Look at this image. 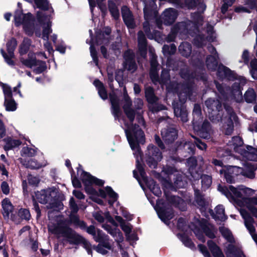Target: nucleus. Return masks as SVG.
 Returning a JSON list of instances; mask_svg holds the SVG:
<instances>
[{"mask_svg": "<svg viewBox=\"0 0 257 257\" xmlns=\"http://www.w3.org/2000/svg\"><path fill=\"white\" fill-rule=\"evenodd\" d=\"M124 128L125 135L133 151L134 154L136 158L137 169L134 171V177L139 181L138 173L145 182L150 190L157 196L161 194V190L159 186L156 184L152 179H149L146 176L145 172L143 168L140 163L142 160V154L140 150L139 144H144L145 135L144 132L139 128V125H135L133 126H130L126 124Z\"/></svg>", "mask_w": 257, "mask_h": 257, "instance_id": "nucleus-1", "label": "nucleus"}, {"mask_svg": "<svg viewBox=\"0 0 257 257\" xmlns=\"http://www.w3.org/2000/svg\"><path fill=\"white\" fill-rule=\"evenodd\" d=\"M199 12H203L206 9L205 5L201 3L197 5ZM193 22L190 21L183 22L177 24L172 30L171 34L167 37V41H172L175 39V35L180 33L183 34H189L193 37H195L194 41V44L198 47L205 45L207 41H213L214 39L213 27L209 26L207 27V36L205 38L200 34L196 36L197 32H199L197 25H202V17L200 13L194 14L192 15Z\"/></svg>", "mask_w": 257, "mask_h": 257, "instance_id": "nucleus-2", "label": "nucleus"}, {"mask_svg": "<svg viewBox=\"0 0 257 257\" xmlns=\"http://www.w3.org/2000/svg\"><path fill=\"white\" fill-rule=\"evenodd\" d=\"M205 105L208 109L209 117L214 123H219L225 130L226 135H230L233 130V122L236 121V116L231 108H225L226 114L222 117L220 110L221 105L218 100L211 98L205 101Z\"/></svg>", "mask_w": 257, "mask_h": 257, "instance_id": "nucleus-3", "label": "nucleus"}, {"mask_svg": "<svg viewBox=\"0 0 257 257\" xmlns=\"http://www.w3.org/2000/svg\"><path fill=\"white\" fill-rule=\"evenodd\" d=\"M49 232L57 236L58 238L64 237L66 238L71 243L76 244L81 241H84L85 248L89 254H92V250L90 244L84 239L69 228L64 222H60L57 224L53 223L48 225Z\"/></svg>", "mask_w": 257, "mask_h": 257, "instance_id": "nucleus-4", "label": "nucleus"}, {"mask_svg": "<svg viewBox=\"0 0 257 257\" xmlns=\"http://www.w3.org/2000/svg\"><path fill=\"white\" fill-rule=\"evenodd\" d=\"M257 169V165L253 163H246L244 168L235 166L223 167L220 171V174H223L226 182L233 183L235 182V177L239 174L250 179L255 177L254 171Z\"/></svg>", "mask_w": 257, "mask_h": 257, "instance_id": "nucleus-5", "label": "nucleus"}, {"mask_svg": "<svg viewBox=\"0 0 257 257\" xmlns=\"http://www.w3.org/2000/svg\"><path fill=\"white\" fill-rule=\"evenodd\" d=\"M15 21L17 26L23 25L26 34L32 35L35 32L36 35L40 36L39 28L37 25H35V18L31 14H24L21 11H17L15 15Z\"/></svg>", "mask_w": 257, "mask_h": 257, "instance_id": "nucleus-6", "label": "nucleus"}, {"mask_svg": "<svg viewBox=\"0 0 257 257\" xmlns=\"http://www.w3.org/2000/svg\"><path fill=\"white\" fill-rule=\"evenodd\" d=\"M231 149L240 154L247 160L257 161V148L244 146L242 139L239 137H233L228 144Z\"/></svg>", "mask_w": 257, "mask_h": 257, "instance_id": "nucleus-7", "label": "nucleus"}, {"mask_svg": "<svg viewBox=\"0 0 257 257\" xmlns=\"http://www.w3.org/2000/svg\"><path fill=\"white\" fill-rule=\"evenodd\" d=\"M38 18L39 23L43 28L42 38L46 41V43L44 44V46L47 51L50 53H51L53 52V49L50 43L48 41L49 35L52 32L51 29L52 22L50 21V16H47L45 20L39 17Z\"/></svg>", "mask_w": 257, "mask_h": 257, "instance_id": "nucleus-8", "label": "nucleus"}, {"mask_svg": "<svg viewBox=\"0 0 257 257\" xmlns=\"http://www.w3.org/2000/svg\"><path fill=\"white\" fill-rule=\"evenodd\" d=\"M240 185L234 187L232 185L228 187L219 185L218 190L224 194L229 200L237 202L242 198V191L240 189Z\"/></svg>", "mask_w": 257, "mask_h": 257, "instance_id": "nucleus-9", "label": "nucleus"}, {"mask_svg": "<svg viewBox=\"0 0 257 257\" xmlns=\"http://www.w3.org/2000/svg\"><path fill=\"white\" fill-rule=\"evenodd\" d=\"M22 63L28 67L32 68L35 67L34 71L36 74H40L46 69V64L44 62L40 61H37L34 55L32 53L29 54V58L27 59H22Z\"/></svg>", "mask_w": 257, "mask_h": 257, "instance_id": "nucleus-10", "label": "nucleus"}, {"mask_svg": "<svg viewBox=\"0 0 257 257\" xmlns=\"http://www.w3.org/2000/svg\"><path fill=\"white\" fill-rule=\"evenodd\" d=\"M148 158L147 162L149 166L153 168L157 167V163L162 159L161 153L159 150L152 145L148 147Z\"/></svg>", "mask_w": 257, "mask_h": 257, "instance_id": "nucleus-11", "label": "nucleus"}, {"mask_svg": "<svg viewBox=\"0 0 257 257\" xmlns=\"http://www.w3.org/2000/svg\"><path fill=\"white\" fill-rule=\"evenodd\" d=\"M37 7L41 9V11L38 12L37 14L38 21L39 22V16L44 20L46 19L47 16H50V21L52 19V15L53 13V10L50 7L47 0H34Z\"/></svg>", "mask_w": 257, "mask_h": 257, "instance_id": "nucleus-12", "label": "nucleus"}, {"mask_svg": "<svg viewBox=\"0 0 257 257\" xmlns=\"http://www.w3.org/2000/svg\"><path fill=\"white\" fill-rule=\"evenodd\" d=\"M81 178L83 183L86 186L85 191L89 194H93L95 192L93 189L89 187L90 185L95 184L97 185L102 186L104 184L103 181L98 179L85 172L82 173Z\"/></svg>", "mask_w": 257, "mask_h": 257, "instance_id": "nucleus-13", "label": "nucleus"}, {"mask_svg": "<svg viewBox=\"0 0 257 257\" xmlns=\"http://www.w3.org/2000/svg\"><path fill=\"white\" fill-rule=\"evenodd\" d=\"M102 227L111 234L114 238L115 240L118 243V246L121 252L122 257H129L127 253L122 248L121 245L119 244L123 239L122 234L120 230L116 228L112 229L107 224L102 225Z\"/></svg>", "mask_w": 257, "mask_h": 257, "instance_id": "nucleus-14", "label": "nucleus"}, {"mask_svg": "<svg viewBox=\"0 0 257 257\" xmlns=\"http://www.w3.org/2000/svg\"><path fill=\"white\" fill-rule=\"evenodd\" d=\"M123 109L131 122H133L135 116V111L131 108L132 101L128 96L125 87L123 88Z\"/></svg>", "mask_w": 257, "mask_h": 257, "instance_id": "nucleus-15", "label": "nucleus"}, {"mask_svg": "<svg viewBox=\"0 0 257 257\" xmlns=\"http://www.w3.org/2000/svg\"><path fill=\"white\" fill-rule=\"evenodd\" d=\"M239 211L241 215L244 219L245 226L249 231L253 240L257 243V234L254 233L255 228L253 225V218L244 209H241Z\"/></svg>", "mask_w": 257, "mask_h": 257, "instance_id": "nucleus-16", "label": "nucleus"}, {"mask_svg": "<svg viewBox=\"0 0 257 257\" xmlns=\"http://www.w3.org/2000/svg\"><path fill=\"white\" fill-rule=\"evenodd\" d=\"M56 193L51 189L42 190L36 193V198L38 201L42 204L52 203L54 201V197Z\"/></svg>", "mask_w": 257, "mask_h": 257, "instance_id": "nucleus-17", "label": "nucleus"}, {"mask_svg": "<svg viewBox=\"0 0 257 257\" xmlns=\"http://www.w3.org/2000/svg\"><path fill=\"white\" fill-rule=\"evenodd\" d=\"M246 83V79L242 77L239 76L236 79L234 83L231 90V93L234 99L237 102H240L242 100L240 85H243Z\"/></svg>", "mask_w": 257, "mask_h": 257, "instance_id": "nucleus-18", "label": "nucleus"}, {"mask_svg": "<svg viewBox=\"0 0 257 257\" xmlns=\"http://www.w3.org/2000/svg\"><path fill=\"white\" fill-rule=\"evenodd\" d=\"M17 45L16 39H12L7 43V51L8 55L6 54L3 50H1V53L4 57L5 61L9 65H13L14 61L12 60L14 57V51Z\"/></svg>", "mask_w": 257, "mask_h": 257, "instance_id": "nucleus-19", "label": "nucleus"}, {"mask_svg": "<svg viewBox=\"0 0 257 257\" xmlns=\"http://www.w3.org/2000/svg\"><path fill=\"white\" fill-rule=\"evenodd\" d=\"M160 205V202H157V205L155 207V210H156L159 218L167 224L168 221L173 218V214L172 210L171 208H169L165 209L162 207Z\"/></svg>", "mask_w": 257, "mask_h": 257, "instance_id": "nucleus-20", "label": "nucleus"}, {"mask_svg": "<svg viewBox=\"0 0 257 257\" xmlns=\"http://www.w3.org/2000/svg\"><path fill=\"white\" fill-rule=\"evenodd\" d=\"M150 9L147 6H146L144 9V16L146 20V21L144 22L143 26L144 29L149 39H155L156 41H158L159 39L157 38L158 37H160V34L159 32H155L154 34L150 33V28L149 23L148 20L149 19V16L150 11Z\"/></svg>", "mask_w": 257, "mask_h": 257, "instance_id": "nucleus-21", "label": "nucleus"}, {"mask_svg": "<svg viewBox=\"0 0 257 257\" xmlns=\"http://www.w3.org/2000/svg\"><path fill=\"white\" fill-rule=\"evenodd\" d=\"M208 49L212 55H210L206 59V66L209 70H214L217 66L216 52L214 48L210 45L208 47Z\"/></svg>", "mask_w": 257, "mask_h": 257, "instance_id": "nucleus-22", "label": "nucleus"}, {"mask_svg": "<svg viewBox=\"0 0 257 257\" xmlns=\"http://www.w3.org/2000/svg\"><path fill=\"white\" fill-rule=\"evenodd\" d=\"M122 16L125 25L128 29H133L136 26L133 16L126 7H123L121 9Z\"/></svg>", "mask_w": 257, "mask_h": 257, "instance_id": "nucleus-23", "label": "nucleus"}, {"mask_svg": "<svg viewBox=\"0 0 257 257\" xmlns=\"http://www.w3.org/2000/svg\"><path fill=\"white\" fill-rule=\"evenodd\" d=\"M177 16V12L172 8L166 9L162 15V19L165 25H169L173 24Z\"/></svg>", "mask_w": 257, "mask_h": 257, "instance_id": "nucleus-24", "label": "nucleus"}, {"mask_svg": "<svg viewBox=\"0 0 257 257\" xmlns=\"http://www.w3.org/2000/svg\"><path fill=\"white\" fill-rule=\"evenodd\" d=\"M110 100L111 104V111L115 119H118L121 114L119 100L117 97L113 94L109 95Z\"/></svg>", "mask_w": 257, "mask_h": 257, "instance_id": "nucleus-25", "label": "nucleus"}, {"mask_svg": "<svg viewBox=\"0 0 257 257\" xmlns=\"http://www.w3.org/2000/svg\"><path fill=\"white\" fill-rule=\"evenodd\" d=\"M194 130L199 132L200 136L204 138H207L208 136V133L210 130V124L208 121H204L201 126H200L197 122L193 121Z\"/></svg>", "mask_w": 257, "mask_h": 257, "instance_id": "nucleus-26", "label": "nucleus"}, {"mask_svg": "<svg viewBox=\"0 0 257 257\" xmlns=\"http://www.w3.org/2000/svg\"><path fill=\"white\" fill-rule=\"evenodd\" d=\"M98 193L99 195L102 198H105L106 195H108L110 198V199L108 200V203L110 205H112V204L117 199V194L109 187H106L105 190L100 189L98 191Z\"/></svg>", "mask_w": 257, "mask_h": 257, "instance_id": "nucleus-27", "label": "nucleus"}, {"mask_svg": "<svg viewBox=\"0 0 257 257\" xmlns=\"http://www.w3.org/2000/svg\"><path fill=\"white\" fill-rule=\"evenodd\" d=\"M138 48L140 55L145 58L147 55V43L145 36L142 31L138 33Z\"/></svg>", "mask_w": 257, "mask_h": 257, "instance_id": "nucleus-28", "label": "nucleus"}, {"mask_svg": "<svg viewBox=\"0 0 257 257\" xmlns=\"http://www.w3.org/2000/svg\"><path fill=\"white\" fill-rule=\"evenodd\" d=\"M125 62L124 63V67L128 71L134 72L137 68L136 64L134 60V56L131 54L130 51H127L124 54Z\"/></svg>", "mask_w": 257, "mask_h": 257, "instance_id": "nucleus-29", "label": "nucleus"}, {"mask_svg": "<svg viewBox=\"0 0 257 257\" xmlns=\"http://www.w3.org/2000/svg\"><path fill=\"white\" fill-rule=\"evenodd\" d=\"M257 0H245V6H238L236 8L235 11L237 13H248L251 12V10L254 9L256 6Z\"/></svg>", "mask_w": 257, "mask_h": 257, "instance_id": "nucleus-30", "label": "nucleus"}, {"mask_svg": "<svg viewBox=\"0 0 257 257\" xmlns=\"http://www.w3.org/2000/svg\"><path fill=\"white\" fill-rule=\"evenodd\" d=\"M21 162L27 168H29L33 169H38L41 167H44L46 165L47 163L45 161L41 162H38L34 159H31L28 161L23 160L21 159Z\"/></svg>", "mask_w": 257, "mask_h": 257, "instance_id": "nucleus-31", "label": "nucleus"}, {"mask_svg": "<svg viewBox=\"0 0 257 257\" xmlns=\"http://www.w3.org/2000/svg\"><path fill=\"white\" fill-rule=\"evenodd\" d=\"M161 135L163 139L168 143L174 141L177 136V131L174 128L163 130L161 131Z\"/></svg>", "mask_w": 257, "mask_h": 257, "instance_id": "nucleus-32", "label": "nucleus"}, {"mask_svg": "<svg viewBox=\"0 0 257 257\" xmlns=\"http://www.w3.org/2000/svg\"><path fill=\"white\" fill-rule=\"evenodd\" d=\"M212 211H211L212 216L215 220L223 221L227 218V217L224 213V208L221 205H219L216 206L215 208L214 213H212Z\"/></svg>", "mask_w": 257, "mask_h": 257, "instance_id": "nucleus-33", "label": "nucleus"}, {"mask_svg": "<svg viewBox=\"0 0 257 257\" xmlns=\"http://www.w3.org/2000/svg\"><path fill=\"white\" fill-rule=\"evenodd\" d=\"M174 110L175 115L177 117H180L183 122H186L188 120L187 110L184 106L180 107L174 104Z\"/></svg>", "mask_w": 257, "mask_h": 257, "instance_id": "nucleus-34", "label": "nucleus"}, {"mask_svg": "<svg viewBox=\"0 0 257 257\" xmlns=\"http://www.w3.org/2000/svg\"><path fill=\"white\" fill-rule=\"evenodd\" d=\"M209 248L214 257H225L220 248L212 241L207 242Z\"/></svg>", "mask_w": 257, "mask_h": 257, "instance_id": "nucleus-35", "label": "nucleus"}, {"mask_svg": "<svg viewBox=\"0 0 257 257\" xmlns=\"http://www.w3.org/2000/svg\"><path fill=\"white\" fill-rule=\"evenodd\" d=\"M94 85L97 88L100 97L103 100L107 98V92L102 84L98 80H96L93 82Z\"/></svg>", "mask_w": 257, "mask_h": 257, "instance_id": "nucleus-36", "label": "nucleus"}, {"mask_svg": "<svg viewBox=\"0 0 257 257\" xmlns=\"http://www.w3.org/2000/svg\"><path fill=\"white\" fill-rule=\"evenodd\" d=\"M115 219L120 223V227L122 230L125 233L126 236L128 237V234L131 232L132 230V226L130 223H125L122 218L119 216H116Z\"/></svg>", "mask_w": 257, "mask_h": 257, "instance_id": "nucleus-37", "label": "nucleus"}, {"mask_svg": "<svg viewBox=\"0 0 257 257\" xmlns=\"http://www.w3.org/2000/svg\"><path fill=\"white\" fill-rule=\"evenodd\" d=\"M225 252L227 257H239L238 255V252L242 251L232 244H229L226 247Z\"/></svg>", "mask_w": 257, "mask_h": 257, "instance_id": "nucleus-38", "label": "nucleus"}, {"mask_svg": "<svg viewBox=\"0 0 257 257\" xmlns=\"http://www.w3.org/2000/svg\"><path fill=\"white\" fill-rule=\"evenodd\" d=\"M179 50L182 55L187 57L191 52V45L186 42L182 43L179 47Z\"/></svg>", "mask_w": 257, "mask_h": 257, "instance_id": "nucleus-39", "label": "nucleus"}, {"mask_svg": "<svg viewBox=\"0 0 257 257\" xmlns=\"http://www.w3.org/2000/svg\"><path fill=\"white\" fill-rule=\"evenodd\" d=\"M6 144L5 146V150H9L19 146L21 142L18 140H13L11 138H8L6 140Z\"/></svg>", "mask_w": 257, "mask_h": 257, "instance_id": "nucleus-40", "label": "nucleus"}, {"mask_svg": "<svg viewBox=\"0 0 257 257\" xmlns=\"http://www.w3.org/2000/svg\"><path fill=\"white\" fill-rule=\"evenodd\" d=\"M240 189L242 191V198L241 199L243 200V203L245 204V200L246 199H249V198H247L246 197L252 195L254 194V190L246 187L243 185H240Z\"/></svg>", "mask_w": 257, "mask_h": 257, "instance_id": "nucleus-41", "label": "nucleus"}, {"mask_svg": "<svg viewBox=\"0 0 257 257\" xmlns=\"http://www.w3.org/2000/svg\"><path fill=\"white\" fill-rule=\"evenodd\" d=\"M145 93L146 97L149 103L153 104L157 101V98L154 95V91L152 87H146Z\"/></svg>", "mask_w": 257, "mask_h": 257, "instance_id": "nucleus-42", "label": "nucleus"}, {"mask_svg": "<svg viewBox=\"0 0 257 257\" xmlns=\"http://www.w3.org/2000/svg\"><path fill=\"white\" fill-rule=\"evenodd\" d=\"M231 71L223 65H219L217 70V75L221 78L224 77H229L231 74Z\"/></svg>", "mask_w": 257, "mask_h": 257, "instance_id": "nucleus-43", "label": "nucleus"}, {"mask_svg": "<svg viewBox=\"0 0 257 257\" xmlns=\"http://www.w3.org/2000/svg\"><path fill=\"white\" fill-rule=\"evenodd\" d=\"M2 206L4 211L5 215L9 216L10 213H11L13 209V206L11 204L10 201L6 198L2 201Z\"/></svg>", "mask_w": 257, "mask_h": 257, "instance_id": "nucleus-44", "label": "nucleus"}, {"mask_svg": "<svg viewBox=\"0 0 257 257\" xmlns=\"http://www.w3.org/2000/svg\"><path fill=\"white\" fill-rule=\"evenodd\" d=\"M30 45V40L28 38H25L23 40V43L20 46L19 52L20 54H25L29 50Z\"/></svg>", "mask_w": 257, "mask_h": 257, "instance_id": "nucleus-45", "label": "nucleus"}, {"mask_svg": "<svg viewBox=\"0 0 257 257\" xmlns=\"http://www.w3.org/2000/svg\"><path fill=\"white\" fill-rule=\"evenodd\" d=\"M21 156L24 157H32L36 154V151L33 148L24 147L21 152Z\"/></svg>", "mask_w": 257, "mask_h": 257, "instance_id": "nucleus-46", "label": "nucleus"}, {"mask_svg": "<svg viewBox=\"0 0 257 257\" xmlns=\"http://www.w3.org/2000/svg\"><path fill=\"white\" fill-rule=\"evenodd\" d=\"M244 98L246 102H252L255 98V94L253 89H248L244 94Z\"/></svg>", "mask_w": 257, "mask_h": 257, "instance_id": "nucleus-47", "label": "nucleus"}, {"mask_svg": "<svg viewBox=\"0 0 257 257\" xmlns=\"http://www.w3.org/2000/svg\"><path fill=\"white\" fill-rule=\"evenodd\" d=\"M108 7L112 16L115 19H117L119 17V15L118 10L115 5L113 2L110 1L108 3Z\"/></svg>", "mask_w": 257, "mask_h": 257, "instance_id": "nucleus-48", "label": "nucleus"}, {"mask_svg": "<svg viewBox=\"0 0 257 257\" xmlns=\"http://www.w3.org/2000/svg\"><path fill=\"white\" fill-rule=\"evenodd\" d=\"M202 186L204 189L208 188L212 183L211 178L208 175H203L201 176Z\"/></svg>", "mask_w": 257, "mask_h": 257, "instance_id": "nucleus-49", "label": "nucleus"}, {"mask_svg": "<svg viewBox=\"0 0 257 257\" xmlns=\"http://www.w3.org/2000/svg\"><path fill=\"white\" fill-rule=\"evenodd\" d=\"M250 73L252 77L257 79V59H253L250 62Z\"/></svg>", "mask_w": 257, "mask_h": 257, "instance_id": "nucleus-50", "label": "nucleus"}, {"mask_svg": "<svg viewBox=\"0 0 257 257\" xmlns=\"http://www.w3.org/2000/svg\"><path fill=\"white\" fill-rule=\"evenodd\" d=\"M176 50V47L174 44L170 45H164L163 47V52L165 55L173 54Z\"/></svg>", "mask_w": 257, "mask_h": 257, "instance_id": "nucleus-51", "label": "nucleus"}, {"mask_svg": "<svg viewBox=\"0 0 257 257\" xmlns=\"http://www.w3.org/2000/svg\"><path fill=\"white\" fill-rule=\"evenodd\" d=\"M5 105L8 111H14L16 109L15 102L12 98L5 100Z\"/></svg>", "mask_w": 257, "mask_h": 257, "instance_id": "nucleus-52", "label": "nucleus"}, {"mask_svg": "<svg viewBox=\"0 0 257 257\" xmlns=\"http://www.w3.org/2000/svg\"><path fill=\"white\" fill-rule=\"evenodd\" d=\"M245 206L248 210L250 211V213L255 217H257V208L254 207V204H252V202H249V200L248 199L245 200V205H243Z\"/></svg>", "mask_w": 257, "mask_h": 257, "instance_id": "nucleus-53", "label": "nucleus"}, {"mask_svg": "<svg viewBox=\"0 0 257 257\" xmlns=\"http://www.w3.org/2000/svg\"><path fill=\"white\" fill-rule=\"evenodd\" d=\"M220 231L222 235L229 241L232 242L233 240L232 234L230 231L224 227H221L220 228Z\"/></svg>", "mask_w": 257, "mask_h": 257, "instance_id": "nucleus-54", "label": "nucleus"}, {"mask_svg": "<svg viewBox=\"0 0 257 257\" xmlns=\"http://www.w3.org/2000/svg\"><path fill=\"white\" fill-rule=\"evenodd\" d=\"M183 243L186 246L193 248L194 247V244L192 241L187 236L182 235L180 238Z\"/></svg>", "mask_w": 257, "mask_h": 257, "instance_id": "nucleus-55", "label": "nucleus"}, {"mask_svg": "<svg viewBox=\"0 0 257 257\" xmlns=\"http://www.w3.org/2000/svg\"><path fill=\"white\" fill-rule=\"evenodd\" d=\"M3 88L5 96V100L12 98V93L10 87L7 85L3 84Z\"/></svg>", "mask_w": 257, "mask_h": 257, "instance_id": "nucleus-56", "label": "nucleus"}, {"mask_svg": "<svg viewBox=\"0 0 257 257\" xmlns=\"http://www.w3.org/2000/svg\"><path fill=\"white\" fill-rule=\"evenodd\" d=\"M28 180L29 183L33 186H37L40 182V179L38 177L32 175L28 176Z\"/></svg>", "mask_w": 257, "mask_h": 257, "instance_id": "nucleus-57", "label": "nucleus"}, {"mask_svg": "<svg viewBox=\"0 0 257 257\" xmlns=\"http://www.w3.org/2000/svg\"><path fill=\"white\" fill-rule=\"evenodd\" d=\"M70 220L73 223L79 225L80 227H85V223L83 221L79 220L78 218L75 216L73 215L72 214L70 216Z\"/></svg>", "mask_w": 257, "mask_h": 257, "instance_id": "nucleus-58", "label": "nucleus"}, {"mask_svg": "<svg viewBox=\"0 0 257 257\" xmlns=\"http://www.w3.org/2000/svg\"><path fill=\"white\" fill-rule=\"evenodd\" d=\"M19 214L20 216L24 219H29L30 217V214L29 211L26 209H20Z\"/></svg>", "mask_w": 257, "mask_h": 257, "instance_id": "nucleus-59", "label": "nucleus"}, {"mask_svg": "<svg viewBox=\"0 0 257 257\" xmlns=\"http://www.w3.org/2000/svg\"><path fill=\"white\" fill-rule=\"evenodd\" d=\"M223 1L224 4L221 7V12L223 13H225L228 8L233 4L235 0H223Z\"/></svg>", "mask_w": 257, "mask_h": 257, "instance_id": "nucleus-60", "label": "nucleus"}, {"mask_svg": "<svg viewBox=\"0 0 257 257\" xmlns=\"http://www.w3.org/2000/svg\"><path fill=\"white\" fill-rule=\"evenodd\" d=\"M223 1L224 4L221 7V12L223 13H225L228 8L233 4L235 0H223Z\"/></svg>", "mask_w": 257, "mask_h": 257, "instance_id": "nucleus-61", "label": "nucleus"}, {"mask_svg": "<svg viewBox=\"0 0 257 257\" xmlns=\"http://www.w3.org/2000/svg\"><path fill=\"white\" fill-rule=\"evenodd\" d=\"M69 205L72 213H76L78 210V208L73 197L70 199Z\"/></svg>", "mask_w": 257, "mask_h": 257, "instance_id": "nucleus-62", "label": "nucleus"}, {"mask_svg": "<svg viewBox=\"0 0 257 257\" xmlns=\"http://www.w3.org/2000/svg\"><path fill=\"white\" fill-rule=\"evenodd\" d=\"M150 76L154 82L157 81L158 80V75L157 68H151Z\"/></svg>", "mask_w": 257, "mask_h": 257, "instance_id": "nucleus-63", "label": "nucleus"}, {"mask_svg": "<svg viewBox=\"0 0 257 257\" xmlns=\"http://www.w3.org/2000/svg\"><path fill=\"white\" fill-rule=\"evenodd\" d=\"M198 247L199 250L203 254L204 257H211L206 246L202 244H199Z\"/></svg>", "mask_w": 257, "mask_h": 257, "instance_id": "nucleus-64", "label": "nucleus"}]
</instances>
